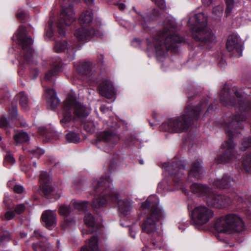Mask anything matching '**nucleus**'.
<instances>
[{"mask_svg": "<svg viewBox=\"0 0 251 251\" xmlns=\"http://www.w3.org/2000/svg\"><path fill=\"white\" fill-rule=\"evenodd\" d=\"M230 181V177L227 175L224 176L222 180H217L213 182V185L217 187L222 189L226 188L229 186V182Z\"/></svg>", "mask_w": 251, "mask_h": 251, "instance_id": "25", "label": "nucleus"}, {"mask_svg": "<svg viewBox=\"0 0 251 251\" xmlns=\"http://www.w3.org/2000/svg\"><path fill=\"white\" fill-rule=\"evenodd\" d=\"M100 94L109 99H114L115 92L112 83L108 80L103 81L99 87Z\"/></svg>", "mask_w": 251, "mask_h": 251, "instance_id": "18", "label": "nucleus"}, {"mask_svg": "<svg viewBox=\"0 0 251 251\" xmlns=\"http://www.w3.org/2000/svg\"><path fill=\"white\" fill-rule=\"evenodd\" d=\"M10 240V234L8 231L6 230H0V242L3 243L5 241H8Z\"/></svg>", "mask_w": 251, "mask_h": 251, "instance_id": "34", "label": "nucleus"}, {"mask_svg": "<svg viewBox=\"0 0 251 251\" xmlns=\"http://www.w3.org/2000/svg\"><path fill=\"white\" fill-rule=\"evenodd\" d=\"M41 218L47 228H51L56 225V214L55 211L50 210L45 211L42 214Z\"/></svg>", "mask_w": 251, "mask_h": 251, "instance_id": "19", "label": "nucleus"}, {"mask_svg": "<svg viewBox=\"0 0 251 251\" xmlns=\"http://www.w3.org/2000/svg\"><path fill=\"white\" fill-rule=\"evenodd\" d=\"M207 19L203 13H199L195 14L194 16H191L188 24L189 25H192L193 27L192 28L193 32L196 30V28L198 29L207 26Z\"/></svg>", "mask_w": 251, "mask_h": 251, "instance_id": "17", "label": "nucleus"}, {"mask_svg": "<svg viewBox=\"0 0 251 251\" xmlns=\"http://www.w3.org/2000/svg\"><path fill=\"white\" fill-rule=\"evenodd\" d=\"M74 109L75 115L80 118L87 117L89 114V110L80 103L77 102L72 96H68L64 103V106L60 114V122L64 126L68 127L72 120L71 112Z\"/></svg>", "mask_w": 251, "mask_h": 251, "instance_id": "4", "label": "nucleus"}, {"mask_svg": "<svg viewBox=\"0 0 251 251\" xmlns=\"http://www.w3.org/2000/svg\"><path fill=\"white\" fill-rule=\"evenodd\" d=\"M16 36L17 39L22 44L23 49L27 51L25 54V58L27 61H30V57L28 56V53L31 56L33 55V51L30 47L33 44V40L30 37L26 35L25 27L22 25L19 26Z\"/></svg>", "mask_w": 251, "mask_h": 251, "instance_id": "10", "label": "nucleus"}, {"mask_svg": "<svg viewBox=\"0 0 251 251\" xmlns=\"http://www.w3.org/2000/svg\"><path fill=\"white\" fill-rule=\"evenodd\" d=\"M20 102L22 107L26 110L28 108V99L26 94L22 93L20 94Z\"/></svg>", "mask_w": 251, "mask_h": 251, "instance_id": "28", "label": "nucleus"}, {"mask_svg": "<svg viewBox=\"0 0 251 251\" xmlns=\"http://www.w3.org/2000/svg\"><path fill=\"white\" fill-rule=\"evenodd\" d=\"M77 69L80 74L88 77L91 76L93 74L91 64L88 62L81 63Z\"/></svg>", "mask_w": 251, "mask_h": 251, "instance_id": "22", "label": "nucleus"}, {"mask_svg": "<svg viewBox=\"0 0 251 251\" xmlns=\"http://www.w3.org/2000/svg\"><path fill=\"white\" fill-rule=\"evenodd\" d=\"M50 176L47 173L45 172L41 173L40 181L46 194L51 195L55 199H58L60 197L61 193L58 191L56 187H52L50 184Z\"/></svg>", "mask_w": 251, "mask_h": 251, "instance_id": "13", "label": "nucleus"}, {"mask_svg": "<svg viewBox=\"0 0 251 251\" xmlns=\"http://www.w3.org/2000/svg\"><path fill=\"white\" fill-rule=\"evenodd\" d=\"M202 2L206 5H209L211 3L212 0H202Z\"/></svg>", "mask_w": 251, "mask_h": 251, "instance_id": "56", "label": "nucleus"}, {"mask_svg": "<svg viewBox=\"0 0 251 251\" xmlns=\"http://www.w3.org/2000/svg\"><path fill=\"white\" fill-rule=\"evenodd\" d=\"M9 200V197L8 196V195L7 194H5L4 195V200H3V202L5 204V205L8 207V208H10V206L9 205L7 204V202H8V201Z\"/></svg>", "mask_w": 251, "mask_h": 251, "instance_id": "52", "label": "nucleus"}, {"mask_svg": "<svg viewBox=\"0 0 251 251\" xmlns=\"http://www.w3.org/2000/svg\"><path fill=\"white\" fill-rule=\"evenodd\" d=\"M167 169L169 174L174 176L176 189L181 188L177 185L178 182L176 181L175 179L180 177L183 174L185 170L184 162L180 160L176 162H173L172 165L168 167Z\"/></svg>", "mask_w": 251, "mask_h": 251, "instance_id": "16", "label": "nucleus"}, {"mask_svg": "<svg viewBox=\"0 0 251 251\" xmlns=\"http://www.w3.org/2000/svg\"><path fill=\"white\" fill-rule=\"evenodd\" d=\"M242 145L244 147H241L242 150H245L246 148L251 146V139L248 138L244 140Z\"/></svg>", "mask_w": 251, "mask_h": 251, "instance_id": "41", "label": "nucleus"}, {"mask_svg": "<svg viewBox=\"0 0 251 251\" xmlns=\"http://www.w3.org/2000/svg\"><path fill=\"white\" fill-rule=\"evenodd\" d=\"M201 109L200 107H194L189 104L184 109L183 114L176 119H171L164 124L166 129L169 132H182L186 129L189 122L193 118L197 117Z\"/></svg>", "mask_w": 251, "mask_h": 251, "instance_id": "3", "label": "nucleus"}, {"mask_svg": "<svg viewBox=\"0 0 251 251\" xmlns=\"http://www.w3.org/2000/svg\"><path fill=\"white\" fill-rule=\"evenodd\" d=\"M88 202L86 201H74L73 203V205L75 209H77L79 211H84L85 212H86L87 205Z\"/></svg>", "mask_w": 251, "mask_h": 251, "instance_id": "30", "label": "nucleus"}, {"mask_svg": "<svg viewBox=\"0 0 251 251\" xmlns=\"http://www.w3.org/2000/svg\"><path fill=\"white\" fill-rule=\"evenodd\" d=\"M92 19L93 13L91 10H87L82 13L79 19V22L82 27L76 30L75 33V36L78 40L87 41L93 36L97 35V32L93 29L88 31V29L85 28V27L90 25Z\"/></svg>", "mask_w": 251, "mask_h": 251, "instance_id": "7", "label": "nucleus"}, {"mask_svg": "<svg viewBox=\"0 0 251 251\" xmlns=\"http://www.w3.org/2000/svg\"><path fill=\"white\" fill-rule=\"evenodd\" d=\"M227 50L236 56H241L242 53V46L238 36L234 34L228 36L226 44Z\"/></svg>", "mask_w": 251, "mask_h": 251, "instance_id": "14", "label": "nucleus"}, {"mask_svg": "<svg viewBox=\"0 0 251 251\" xmlns=\"http://www.w3.org/2000/svg\"><path fill=\"white\" fill-rule=\"evenodd\" d=\"M66 138L69 142L77 143L79 141L80 138L78 135L74 132H69L66 134Z\"/></svg>", "mask_w": 251, "mask_h": 251, "instance_id": "32", "label": "nucleus"}, {"mask_svg": "<svg viewBox=\"0 0 251 251\" xmlns=\"http://www.w3.org/2000/svg\"><path fill=\"white\" fill-rule=\"evenodd\" d=\"M88 248L83 247L80 251H99L98 238L94 236L91 238L87 244Z\"/></svg>", "mask_w": 251, "mask_h": 251, "instance_id": "24", "label": "nucleus"}, {"mask_svg": "<svg viewBox=\"0 0 251 251\" xmlns=\"http://www.w3.org/2000/svg\"><path fill=\"white\" fill-rule=\"evenodd\" d=\"M67 47V43L66 41L56 42L54 46V50L57 52L64 51Z\"/></svg>", "mask_w": 251, "mask_h": 251, "instance_id": "29", "label": "nucleus"}, {"mask_svg": "<svg viewBox=\"0 0 251 251\" xmlns=\"http://www.w3.org/2000/svg\"><path fill=\"white\" fill-rule=\"evenodd\" d=\"M14 185H15L14 180H10L7 182V186L8 187H12L13 186L14 187L15 186Z\"/></svg>", "mask_w": 251, "mask_h": 251, "instance_id": "53", "label": "nucleus"}, {"mask_svg": "<svg viewBox=\"0 0 251 251\" xmlns=\"http://www.w3.org/2000/svg\"><path fill=\"white\" fill-rule=\"evenodd\" d=\"M33 249L36 251H44L43 247L40 245H38L37 244H33Z\"/></svg>", "mask_w": 251, "mask_h": 251, "instance_id": "50", "label": "nucleus"}, {"mask_svg": "<svg viewBox=\"0 0 251 251\" xmlns=\"http://www.w3.org/2000/svg\"><path fill=\"white\" fill-rule=\"evenodd\" d=\"M158 198L155 195L151 196L144 202L141 206L143 209L151 207V212L144 220L142 228L144 232L151 234L154 232L157 229L156 222L161 220L164 218L165 213L162 208L158 206Z\"/></svg>", "mask_w": 251, "mask_h": 251, "instance_id": "2", "label": "nucleus"}, {"mask_svg": "<svg viewBox=\"0 0 251 251\" xmlns=\"http://www.w3.org/2000/svg\"><path fill=\"white\" fill-rule=\"evenodd\" d=\"M7 125V121L6 118L2 117L0 121V127H4Z\"/></svg>", "mask_w": 251, "mask_h": 251, "instance_id": "48", "label": "nucleus"}, {"mask_svg": "<svg viewBox=\"0 0 251 251\" xmlns=\"http://www.w3.org/2000/svg\"><path fill=\"white\" fill-rule=\"evenodd\" d=\"M176 24L174 21L168 19L165 21V30L162 32H159L157 38H153L151 41H147L149 49L154 48L156 52L157 58L162 61V58L165 55L164 51H162L164 47L167 50L175 47L174 45L176 43L181 42L182 39L175 33Z\"/></svg>", "mask_w": 251, "mask_h": 251, "instance_id": "1", "label": "nucleus"}, {"mask_svg": "<svg viewBox=\"0 0 251 251\" xmlns=\"http://www.w3.org/2000/svg\"><path fill=\"white\" fill-rule=\"evenodd\" d=\"M53 35V31L51 28H50L48 30H46V35L49 38H51Z\"/></svg>", "mask_w": 251, "mask_h": 251, "instance_id": "51", "label": "nucleus"}, {"mask_svg": "<svg viewBox=\"0 0 251 251\" xmlns=\"http://www.w3.org/2000/svg\"><path fill=\"white\" fill-rule=\"evenodd\" d=\"M56 74V72L54 70H52L49 73L45 75V79L47 80H50L51 76L55 75Z\"/></svg>", "mask_w": 251, "mask_h": 251, "instance_id": "49", "label": "nucleus"}, {"mask_svg": "<svg viewBox=\"0 0 251 251\" xmlns=\"http://www.w3.org/2000/svg\"><path fill=\"white\" fill-rule=\"evenodd\" d=\"M75 20V17L73 7L71 5L68 7L64 6L57 25L59 34L61 36H64L66 27L71 25Z\"/></svg>", "mask_w": 251, "mask_h": 251, "instance_id": "9", "label": "nucleus"}, {"mask_svg": "<svg viewBox=\"0 0 251 251\" xmlns=\"http://www.w3.org/2000/svg\"><path fill=\"white\" fill-rule=\"evenodd\" d=\"M243 165L247 171H251V157L248 156L243 160Z\"/></svg>", "mask_w": 251, "mask_h": 251, "instance_id": "35", "label": "nucleus"}, {"mask_svg": "<svg viewBox=\"0 0 251 251\" xmlns=\"http://www.w3.org/2000/svg\"><path fill=\"white\" fill-rule=\"evenodd\" d=\"M15 217V213L13 211H8L5 212L3 219L6 220H10Z\"/></svg>", "mask_w": 251, "mask_h": 251, "instance_id": "42", "label": "nucleus"}, {"mask_svg": "<svg viewBox=\"0 0 251 251\" xmlns=\"http://www.w3.org/2000/svg\"><path fill=\"white\" fill-rule=\"evenodd\" d=\"M245 117L242 115H238L233 116L232 118L228 119L226 123V126L228 127H232L234 125L237 124L239 122L244 121Z\"/></svg>", "mask_w": 251, "mask_h": 251, "instance_id": "27", "label": "nucleus"}, {"mask_svg": "<svg viewBox=\"0 0 251 251\" xmlns=\"http://www.w3.org/2000/svg\"><path fill=\"white\" fill-rule=\"evenodd\" d=\"M223 8L222 6L218 5L215 7L212 11V13L215 15L220 16L223 13Z\"/></svg>", "mask_w": 251, "mask_h": 251, "instance_id": "40", "label": "nucleus"}, {"mask_svg": "<svg viewBox=\"0 0 251 251\" xmlns=\"http://www.w3.org/2000/svg\"><path fill=\"white\" fill-rule=\"evenodd\" d=\"M84 221L85 224L89 226H93L94 225V218L88 211L85 212Z\"/></svg>", "mask_w": 251, "mask_h": 251, "instance_id": "31", "label": "nucleus"}, {"mask_svg": "<svg viewBox=\"0 0 251 251\" xmlns=\"http://www.w3.org/2000/svg\"><path fill=\"white\" fill-rule=\"evenodd\" d=\"M59 213L64 216H67L71 212V209L69 206L62 205L58 210Z\"/></svg>", "mask_w": 251, "mask_h": 251, "instance_id": "33", "label": "nucleus"}, {"mask_svg": "<svg viewBox=\"0 0 251 251\" xmlns=\"http://www.w3.org/2000/svg\"><path fill=\"white\" fill-rule=\"evenodd\" d=\"M193 32V36L195 40L204 44L214 43L216 42V37L212 30L205 26Z\"/></svg>", "mask_w": 251, "mask_h": 251, "instance_id": "12", "label": "nucleus"}, {"mask_svg": "<svg viewBox=\"0 0 251 251\" xmlns=\"http://www.w3.org/2000/svg\"><path fill=\"white\" fill-rule=\"evenodd\" d=\"M213 216L211 209L203 205L196 207L192 213V221L196 225H203L207 223Z\"/></svg>", "mask_w": 251, "mask_h": 251, "instance_id": "8", "label": "nucleus"}, {"mask_svg": "<svg viewBox=\"0 0 251 251\" xmlns=\"http://www.w3.org/2000/svg\"><path fill=\"white\" fill-rule=\"evenodd\" d=\"M17 113V106L15 103L11 109L10 110V114L11 116H15Z\"/></svg>", "mask_w": 251, "mask_h": 251, "instance_id": "47", "label": "nucleus"}, {"mask_svg": "<svg viewBox=\"0 0 251 251\" xmlns=\"http://www.w3.org/2000/svg\"><path fill=\"white\" fill-rule=\"evenodd\" d=\"M100 110H101L102 112H105V111H106L108 109H107V108H106L105 107V106H104V105H101V107H100Z\"/></svg>", "mask_w": 251, "mask_h": 251, "instance_id": "59", "label": "nucleus"}, {"mask_svg": "<svg viewBox=\"0 0 251 251\" xmlns=\"http://www.w3.org/2000/svg\"><path fill=\"white\" fill-rule=\"evenodd\" d=\"M34 153H38V154H43L44 153V151L43 150H42V149H38L35 151H34Z\"/></svg>", "mask_w": 251, "mask_h": 251, "instance_id": "54", "label": "nucleus"}, {"mask_svg": "<svg viewBox=\"0 0 251 251\" xmlns=\"http://www.w3.org/2000/svg\"><path fill=\"white\" fill-rule=\"evenodd\" d=\"M113 137V134L107 131L103 132L100 135V139L106 142L111 140Z\"/></svg>", "mask_w": 251, "mask_h": 251, "instance_id": "36", "label": "nucleus"}, {"mask_svg": "<svg viewBox=\"0 0 251 251\" xmlns=\"http://www.w3.org/2000/svg\"><path fill=\"white\" fill-rule=\"evenodd\" d=\"M205 196V201L208 205L216 208L226 206L231 202L228 197L212 193L210 190Z\"/></svg>", "mask_w": 251, "mask_h": 251, "instance_id": "11", "label": "nucleus"}, {"mask_svg": "<svg viewBox=\"0 0 251 251\" xmlns=\"http://www.w3.org/2000/svg\"><path fill=\"white\" fill-rule=\"evenodd\" d=\"M34 232H35V234H39V235L40 236H42V235H40V234H39V231L38 230H35L34 231Z\"/></svg>", "mask_w": 251, "mask_h": 251, "instance_id": "61", "label": "nucleus"}, {"mask_svg": "<svg viewBox=\"0 0 251 251\" xmlns=\"http://www.w3.org/2000/svg\"><path fill=\"white\" fill-rule=\"evenodd\" d=\"M118 7L120 10H123L125 8L126 5L124 3H120Z\"/></svg>", "mask_w": 251, "mask_h": 251, "instance_id": "57", "label": "nucleus"}, {"mask_svg": "<svg viewBox=\"0 0 251 251\" xmlns=\"http://www.w3.org/2000/svg\"><path fill=\"white\" fill-rule=\"evenodd\" d=\"M111 182L110 178L108 177L105 178H101V180L100 182H99V185L100 186H102L104 185V186H108L109 187V184Z\"/></svg>", "mask_w": 251, "mask_h": 251, "instance_id": "39", "label": "nucleus"}, {"mask_svg": "<svg viewBox=\"0 0 251 251\" xmlns=\"http://www.w3.org/2000/svg\"><path fill=\"white\" fill-rule=\"evenodd\" d=\"M158 7L161 9H164L166 7L165 2L163 0H152Z\"/></svg>", "mask_w": 251, "mask_h": 251, "instance_id": "46", "label": "nucleus"}, {"mask_svg": "<svg viewBox=\"0 0 251 251\" xmlns=\"http://www.w3.org/2000/svg\"><path fill=\"white\" fill-rule=\"evenodd\" d=\"M17 18L19 20L22 21L27 16V12L23 9H19L17 12Z\"/></svg>", "mask_w": 251, "mask_h": 251, "instance_id": "38", "label": "nucleus"}, {"mask_svg": "<svg viewBox=\"0 0 251 251\" xmlns=\"http://www.w3.org/2000/svg\"><path fill=\"white\" fill-rule=\"evenodd\" d=\"M162 182H160L158 184V188H160L161 189H162L163 188V187L162 186Z\"/></svg>", "mask_w": 251, "mask_h": 251, "instance_id": "60", "label": "nucleus"}, {"mask_svg": "<svg viewBox=\"0 0 251 251\" xmlns=\"http://www.w3.org/2000/svg\"><path fill=\"white\" fill-rule=\"evenodd\" d=\"M25 210V206L24 204L17 205L15 208V211L17 214H20L23 213Z\"/></svg>", "mask_w": 251, "mask_h": 251, "instance_id": "43", "label": "nucleus"}, {"mask_svg": "<svg viewBox=\"0 0 251 251\" xmlns=\"http://www.w3.org/2000/svg\"><path fill=\"white\" fill-rule=\"evenodd\" d=\"M226 15L229 14L232 11L234 6L233 0H226Z\"/></svg>", "mask_w": 251, "mask_h": 251, "instance_id": "37", "label": "nucleus"}, {"mask_svg": "<svg viewBox=\"0 0 251 251\" xmlns=\"http://www.w3.org/2000/svg\"><path fill=\"white\" fill-rule=\"evenodd\" d=\"M229 95H228V92H226V98H227L228 97Z\"/></svg>", "mask_w": 251, "mask_h": 251, "instance_id": "64", "label": "nucleus"}, {"mask_svg": "<svg viewBox=\"0 0 251 251\" xmlns=\"http://www.w3.org/2000/svg\"><path fill=\"white\" fill-rule=\"evenodd\" d=\"M5 161L10 164H13L15 162V159L13 156L10 152H7V154L5 157Z\"/></svg>", "mask_w": 251, "mask_h": 251, "instance_id": "44", "label": "nucleus"}, {"mask_svg": "<svg viewBox=\"0 0 251 251\" xmlns=\"http://www.w3.org/2000/svg\"><path fill=\"white\" fill-rule=\"evenodd\" d=\"M14 140L17 143H23L29 140V136L25 132H19L14 137Z\"/></svg>", "mask_w": 251, "mask_h": 251, "instance_id": "26", "label": "nucleus"}, {"mask_svg": "<svg viewBox=\"0 0 251 251\" xmlns=\"http://www.w3.org/2000/svg\"><path fill=\"white\" fill-rule=\"evenodd\" d=\"M239 104V109L241 110H243V109H244L243 107L242 106H240V104Z\"/></svg>", "mask_w": 251, "mask_h": 251, "instance_id": "63", "label": "nucleus"}, {"mask_svg": "<svg viewBox=\"0 0 251 251\" xmlns=\"http://www.w3.org/2000/svg\"><path fill=\"white\" fill-rule=\"evenodd\" d=\"M130 234H131V236L133 237V238H135V234L133 233V234H132L131 233Z\"/></svg>", "mask_w": 251, "mask_h": 251, "instance_id": "62", "label": "nucleus"}, {"mask_svg": "<svg viewBox=\"0 0 251 251\" xmlns=\"http://www.w3.org/2000/svg\"><path fill=\"white\" fill-rule=\"evenodd\" d=\"M221 101L224 104L226 105L227 103H226V100H225V97L222 96H221L220 98Z\"/></svg>", "mask_w": 251, "mask_h": 251, "instance_id": "58", "label": "nucleus"}, {"mask_svg": "<svg viewBox=\"0 0 251 251\" xmlns=\"http://www.w3.org/2000/svg\"><path fill=\"white\" fill-rule=\"evenodd\" d=\"M193 193L201 195H205L209 191V189L206 186L197 183H193L190 186Z\"/></svg>", "mask_w": 251, "mask_h": 251, "instance_id": "23", "label": "nucleus"}, {"mask_svg": "<svg viewBox=\"0 0 251 251\" xmlns=\"http://www.w3.org/2000/svg\"><path fill=\"white\" fill-rule=\"evenodd\" d=\"M203 174V170L200 162L198 160L195 161L189 173V178L194 177L198 179L202 176Z\"/></svg>", "mask_w": 251, "mask_h": 251, "instance_id": "21", "label": "nucleus"}, {"mask_svg": "<svg viewBox=\"0 0 251 251\" xmlns=\"http://www.w3.org/2000/svg\"><path fill=\"white\" fill-rule=\"evenodd\" d=\"M226 133L228 135L229 139L223 145L226 150L225 153L222 156V160L224 162H229L235 158V152L233 149L234 144L231 138L230 131L226 129Z\"/></svg>", "mask_w": 251, "mask_h": 251, "instance_id": "15", "label": "nucleus"}, {"mask_svg": "<svg viewBox=\"0 0 251 251\" xmlns=\"http://www.w3.org/2000/svg\"><path fill=\"white\" fill-rule=\"evenodd\" d=\"M13 189L14 191L18 194L22 193L24 190V187L20 185H15Z\"/></svg>", "mask_w": 251, "mask_h": 251, "instance_id": "45", "label": "nucleus"}, {"mask_svg": "<svg viewBox=\"0 0 251 251\" xmlns=\"http://www.w3.org/2000/svg\"><path fill=\"white\" fill-rule=\"evenodd\" d=\"M108 201L117 202L120 212L126 216L130 213L132 209L131 203L128 200H119L116 192L110 189L108 193H105L104 196H99L95 198L92 203L93 208H99L104 206Z\"/></svg>", "mask_w": 251, "mask_h": 251, "instance_id": "6", "label": "nucleus"}, {"mask_svg": "<svg viewBox=\"0 0 251 251\" xmlns=\"http://www.w3.org/2000/svg\"><path fill=\"white\" fill-rule=\"evenodd\" d=\"M216 230L219 232L230 234L241 232L245 229L242 218L236 214H227L217 220L215 224Z\"/></svg>", "mask_w": 251, "mask_h": 251, "instance_id": "5", "label": "nucleus"}, {"mask_svg": "<svg viewBox=\"0 0 251 251\" xmlns=\"http://www.w3.org/2000/svg\"><path fill=\"white\" fill-rule=\"evenodd\" d=\"M45 97L48 105L51 109H54L60 102L59 100L57 97L56 93L53 89H46Z\"/></svg>", "mask_w": 251, "mask_h": 251, "instance_id": "20", "label": "nucleus"}, {"mask_svg": "<svg viewBox=\"0 0 251 251\" xmlns=\"http://www.w3.org/2000/svg\"><path fill=\"white\" fill-rule=\"evenodd\" d=\"M85 2L89 5H91L94 3V0H84Z\"/></svg>", "mask_w": 251, "mask_h": 251, "instance_id": "55", "label": "nucleus"}]
</instances>
